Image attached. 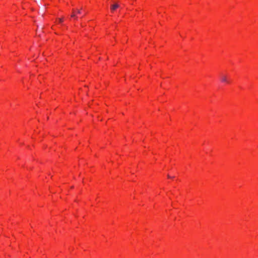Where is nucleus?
<instances>
[{
    "label": "nucleus",
    "instance_id": "obj_5",
    "mask_svg": "<svg viewBox=\"0 0 258 258\" xmlns=\"http://www.w3.org/2000/svg\"><path fill=\"white\" fill-rule=\"evenodd\" d=\"M59 22L62 23L63 22V18L58 19Z\"/></svg>",
    "mask_w": 258,
    "mask_h": 258
},
{
    "label": "nucleus",
    "instance_id": "obj_3",
    "mask_svg": "<svg viewBox=\"0 0 258 258\" xmlns=\"http://www.w3.org/2000/svg\"><path fill=\"white\" fill-rule=\"evenodd\" d=\"M76 11L75 10H73V12H72V14L71 16V17L72 18H74V17H76Z\"/></svg>",
    "mask_w": 258,
    "mask_h": 258
},
{
    "label": "nucleus",
    "instance_id": "obj_4",
    "mask_svg": "<svg viewBox=\"0 0 258 258\" xmlns=\"http://www.w3.org/2000/svg\"><path fill=\"white\" fill-rule=\"evenodd\" d=\"M82 10V8H81L80 9H77L76 10H75L76 12L78 14H81V11Z\"/></svg>",
    "mask_w": 258,
    "mask_h": 258
},
{
    "label": "nucleus",
    "instance_id": "obj_6",
    "mask_svg": "<svg viewBox=\"0 0 258 258\" xmlns=\"http://www.w3.org/2000/svg\"><path fill=\"white\" fill-rule=\"evenodd\" d=\"M167 177H168V178H173V177H171L169 175H168Z\"/></svg>",
    "mask_w": 258,
    "mask_h": 258
},
{
    "label": "nucleus",
    "instance_id": "obj_1",
    "mask_svg": "<svg viewBox=\"0 0 258 258\" xmlns=\"http://www.w3.org/2000/svg\"><path fill=\"white\" fill-rule=\"evenodd\" d=\"M220 80L222 82L227 83H229V81L226 75H221L220 76Z\"/></svg>",
    "mask_w": 258,
    "mask_h": 258
},
{
    "label": "nucleus",
    "instance_id": "obj_2",
    "mask_svg": "<svg viewBox=\"0 0 258 258\" xmlns=\"http://www.w3.org/2000/svg\"><path fill=\"white\" fill-rule=\"evenodd\" d=\"M119 6L117 4H115L111 6V10L112 11H114L117 8H119Z\"/></svg>",
    "mask_w": 258,
    "mask_h": 258
},
{
    "label": "nucleus",
    "instance_id": "obj_7",
    "mask_svg": "<svg viewBox=\"0 0 258 258\" xmlns=\"http://www.w3.org/2000/svg\"><path fill=\"white\" fill-rule=\"evenodd\" d=\"M74 18L75 20H77L78 17L76 16V17H74Z\"/></svg>",
    "mask_w": 258,
    "mask_h": 258
}]
</instances>
